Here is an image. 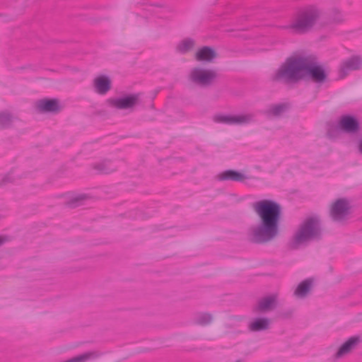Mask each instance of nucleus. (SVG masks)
I'll list each match as a JSON object with an SVG mask.
<instances>
[{"instance_id": "1", "label": "nucleus", "mask_w": 362, "mask_h": 362, "mask_svg": "<svg viewBox=\"0 0 362 362\" xmlns=\"http://www.w3.org/2000/svg\"><path fill=\"white\" fill-rule=\"evenodd\" d=\"M309 77L313 81L322 84L327 81V74L315 58L305 56L288 57L276 70L272 78L274 81L296 83Z\"/></svg>"}, {"instance_id": "2", "label": "nucleus", "mask_w": 362, "mask_h": 362, "mask_svg": "<svg viewBox=\"0 0 362 362\" xmlns=\"http://www.w3.org/2000/svg\"><path fill=\"white\" fill-rule=\"evenodd\" d=\"M252 209L260 221L259 224L250 230V241L256 244H265L272 241L279 233L281 206L273 200L263 199L253 203Z\"/></svg>"}, {"instance_id": "3", "label": "nucleus", "mask_w": 362, "mask_h": 362, "mask_svg": "<svg viewBox=\"0 0 362 362\" xmlns=\"http://www.w3.org/2000/svg\"><path fill=\"white\" fill-rule=\"evenodd\" d=\"M321 233L320 219L317 217L307 218L289 242V247L293 250L298 249L309 241L320 239Z\"/></svg>"}, {"instance_id": "4", "label": "nucleus", "mask_w": 362, "mask_h": 362, "mask_svg": "<svg viewBox=\"0 0 362 362\" xmlns=\"http://www.w3.org/2000/svg\"><path fill=\"white\" fill-rule=\"evenodd\" d=\"M320 16V11L316 6H308L299 12L289 28L296 33H305L313 27Z\"/></svg>"}, {"instance_id": "5", "label": "nucleus", "mask_w": 362, "mask_h": 362, "mask_svg": "<svg viewBox=\"0 0 362 362\" xmlns=\"http://www.w3.org/2000/svg\"><path fill=\"white\" fill-rule=\"evenodd\" d=\"M255 115L252 113L243 115H223L218 114L214 116V121L228 125H244L254 121Z\"/></svg>"}, {"instance_id": "6", "label": "nucleus", "mask_w": 362, "mask_h": 362, "mask_svg": "<svg viewBox=\"0 0 362 362\" xmlns=\"http://www.w3.org/2000/svg\"><path fill=\"white\" fill-rule=\"evenodd\" d=\"M216 77L217 74L216 71L199 67L192 69L189 74L190 81L202 86L211 85Z\"/></svg>"}, {"instance_id": "7", "label": "nucleus", "mask_w": 362, "mask_h": 362, "mask_svg": "<svg viewBox=\"0 0 362 362\" xmlns=\"http://www.w3.org/2000/svg\"><path fill=\"white\" fill-rule=\"evenodd\" d=\"M350 213L349 203L346 199L336 200L330 210V216L334 221L343 222Z\"/></svg>"}, {"instance_id": "8", "label": "nucleus", "mask_w": 362, "mask_h": 362, "mask_svg": "<svg viewBox=\"0 0 362 362\" xmlns=\"http://www.w3.org/2000/svg\"><path fill=\"white\" fill-rule=\"evenodd\" d=\"M139 94H130L124 97L110 98L108 104L119 110H124L133 107L139 101Z\"/></svg>"}, {"instance_id": "9", "label": "nucleus", "mask_w": 362, "mask_h": 362, "mask_svg": "<svg viewBox=\"0 0 362 362\" xmlns=\"http://www.w3.org/2000/svg\"><path fill=\"white\" fill-rule=\"evenodd\" d=\"M362 64V60L360 57L353 56L344 60L340 66V73L342 76L347 75L350 71L359 69Z\"/></svg>"}, {"instance_id": "10", "label": "nucleus", "mask_w": 362, "mask_h": 362, "mask_svg": "<svg viewBox=\"0 0 362 362\" xmlns=\"http://www.w3.org/2000/svg\"><path fill=\"white\" fill-rule=\"evenodd\" d=\"M339 128L346 133H356L359 129L358 122L350 115H344L339 123Z\"/></svg>"}, {"instance_id": "11", "label": "nucleus", "mask_w": 362, "mask_h": 362, "mask_svg": "<svg viewBox=\"0 0 362 362\" xmlns=\"http://www.w3.org/2000/svg\"><path fill=\"white\" fill-rule=\"evenodd\" d=\"M217 179L219 181H233L243 182L245 179H247V176L245 174L235 170H226L220 173L217 175Z\"/></svg>"}, {"instance_id": "12", "label": "nucleus", "mask_w": 362, "mask_h": 362, "mask_svg": "<svg viewBox=\"0 0 362 362\" xmlns=\"http://www.w3.org/2000/svg\"><path fill=\"white\" fill-rule=\"evenodd\" d=\"M276 306V296L270 295L261 298L255 310L257 312H266L275 308Z\"/></svg>"}, {"instance_id": "13", "label": "nucleus", "mask_w": 362, "mask_h": 362, "mask_svg": "<svg viewBox=\"0 0 362 362\" xmlns=\"http://www.w3.org/2000/svg\"><path fill=\"white\" fill-rule=\"evenodd\" d=\"M37 107L40 112H57L59 110V105L57 99H42L37 102Z\"/></svg>"}, {"instance_id": "14", "label": "nucleus", "mask_w": 362, "mask_h": 362, "mask_svg": "<svg viewBox=\"0 0 362 362\" xmlns=\"http://www.w3.org/2000/svg\"><path fill=\"white\" fill-rule=\"evenodd\" d=\"M110 87L111 81L106 76H100L94 80L95 91L98 94H105L110 89Z\"/></svg>"}, {"instance_id": "15", "label": "nucleus", "mask_w": 362, "mask_h": 362, "mask_svg": "<svg viewBox=\"0 0 362 362\" xmlns=\"http://www.w3.org/2000/svg\"><path fill=\"white\" fill-rule=\"evenodd\" d=\"M270 320L267 317H256L248 325L250 332H262L269 328Z\"/></svg>"}, {"instance_id": "16", "label": "nucleus", "mask_w": 362, "mask_h": 362, "mask_svg": "<svg viewBox=\"0 0 362 362\" xmlns=\"http://www.w3.org/2000/svg\"><path fill=\"white\" fill-rule=\"evenodd\" d=\"M216 57V53L215 50L207 46L199 49L196 53V59L198 61L211 62Z\"/></svg>"}, {"instance_id": "17", "label": "nucleus", "mask_w": 362, "mask_h": 362, "mask_svg": "<svg viewBox=\"0 0 362 362\" xmlns=\"http://www.w3.org/2000/svg\"><path fill=\"white\" fill-rule=\"evenodd\" d=\"M358 342L359 338L358 337H352L349 338L340 346L335 355L336 358H340L348 354Z\"/></svg>"}, {"instance_id": "18", "label": "nucleus", "mask_w": 362, "mask_h": 362, "mask_svg": "<svg viewBox=\"0 0 362 362\" xmlns=\"http://www.w3.org/2000/svg\"><path fill=\"white\" fill-rule=\"evenodd\" d=\"M312 283L310 279L300 282L295 290L294 295L299 298H305L310 291Z\"/></svg>"}, {"instance_id": "19", "label": "nucleus", "mask_w": 362, "mask_h": 362, "mask_svg": "<svg viewBox=\"0 0 362 362\" xmlns=\"http://www.w3.org/2000/svg\"><path fill=\"white\" fill-rule=\"evenodd\" d=\"M94 168L100 173H110L115 170V165L110 160H103L95 165Z\"/></svg>"}, {"instance_id": "20", "label": "nucleus", "mask_w": 362, "mask_h": 362, "mask_svg": "<svg viewBox=\"0 0 362 362\" xmlns=\"http://www.w3.org/2000/svg\"><path fill=\"white\" fill-rule=\"evenodd\" d=\"M287 105L284 103L276 104L270 106L267 110L266 114L267 116H280L286 110Z\"/></svg>"}, {"instance_id": "21", "label": "nucleus", "mask_w": 362, "mask_h": 362, "mask_svg": "<svg viewBox=\"0 0 362 362\" xmlns=\"http://www.w3.org/2000/svg\"><path fill=\"white\" fill-rule=\"evenodd\" d=\"M194 42L191 38H186L177 45V51L181 54H185L194 47Z\"/></svg>"}, {"instance_id": "22", "label": "nucleus", "mask_w": 362, "mask_h": 362, "mask_svg": "<svg viewBox=\"0 0 362 362\" xmlns=\"http://www.w3.org/2000/svg\"><path fill=\"white\" fill-rule=\"evenodd\" d=\"M13 117L8 112H0V128L6 129L11 127Z\"/></svg>"}, {"instance_id": "23", "label": "nucleus", "mask_w": 362, "mask_h": 362, "mask_svg": "<svg viewBox=\"0 0 362 362\" xmlns=\"http://www.w3.org/2000/svg\"><path fill=\"white\" fill-rule=\"evenodd\" d=\"M212 315L209 313H201L198 315L194 321L195 323L199 325H207L212 321Z\"/></svg>"}, {"instance_id": "24", "label": "nucleus", "mask_w": 362, "mask_h": 362, "mask_svg": "<svg viewBox=\"0 0 362 362\" xmlns=\"http://www.w3.org/2000/svg\"><path fill=\"white\" fill-rule=\"evenodd\" d=\"M82 198H83L82 197H76V198L74 199L69 204L71 207H76L79 205V204L78 202L79 201H81L82 199Z\"/></svg>"}, {"instance_id": "25", "label": "nucleus", "mask_w": 362, "mask_h": 362, "mask_svg": "<svg viewBox=\"0 0 362 362\" xmlns=\"http://www.w3.org/2000/svg\"><path fill=\"white\" fill-rule=\"evenodd\" d=\"M334 21L341 23L343 21V16L340 12H337L335 16L333 18Z\"/></svg>"}, {"instance_id": "26", "label": "nucleus", "mask_w": 362, "mask_h": 362, "mask_svg": "<svg viewBox=\"0 0 362 362\" xmlns=\"http://www.w3.org/2000/svg\"><path fill=\"white\" fill-rule=\"evenodd\" d=\"M8 238L6 236L0 235V247L2 246L4 243L8 241Z\"/></svg>"}, {"instance_id": "27", "label": "nucleus", "mask_w": 362, "mask_h": 362, "mask_svg": "<svg viewBox=\"0 0 362 362\" xmlns=\"http://www.w3.org/2000/svg\"><path fill=\"white\" fill-rule=\"evenodd\" d=\"M358 150H359V152L362 154V139H360V141L358 142Z\"/></svg>"}, {"instance_id": "28", "label": "nucleus", "mask_w": 362, "mask_h": 362, "mask_svg": "<svg viewBox=\"0 0 362 362\" xmlns=\"http://www.w3.org/2000/svg\"><path fill=\"white\" fill-rule=\"evenodd\" d=\"M235 362H242L240 360H238Z\"/></svg>"}]
</instances>
